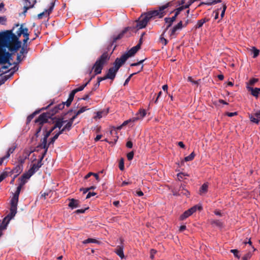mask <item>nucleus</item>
I'll return each mask as SVG.
<instances>
[{
	"mask_svg": "<svg viewBox=\"0 0 260 260\" xmlns=\"http://www.w3.org/2000/svg\"><path fill=\"white\" fill-rule=\"evenodd\" d=\"M212 223L215 224L218 226H220L222 224L221 222L218 220H214V221H212Z\"/></svg>",
	"mask_w": 260,
	"mask_h": 260,
	"instance_id": "56",
	"label": "nucleus"
},
{
	"mask_svg": "<svg viewBox=\"0 0 260 260\" xmlns=\"http://www.w3.org/2000/svg\"><path fill=\"white\" fill-rule=\"evenodd\" d=\"M79 115L77 114V113L76 112L75 114H74V115H73L70 119H69V121H71V122L73 123L74 120L77 118V117Z\"/></svg>",
	"mask_w": 260,
	"mask_h": 260,
	"instance_id": "55",
	"label": "nucleus"
},
{
	"mask_svg": "<svg viewBox=\"0 0 260 260\" xmlns=\"http://www.w3.org/2000/svg\"><path fill=\"white\" fill-rule=\"evenodd\" d=\"M140 49V45H137L132 47L127 52L123 54V55L128 59L129 57L134 56Z\"/></svg>",
	"mask_w": 260,
	"mask_h": 260,
	"instance_id": "12",
	"label": "nucleus"
},
{
	"mask_svg": "<svg viewBox=\"0 0 260 260\" xmlns=\"http://www.w3.org/2000/svg\"><path fill=\"white\" fill-rule=\"evenodd\" d=\"M9 77L7 76H4L0 79V86L4 84L5 82L8 79Z\"/></svg>",
	"mask_w": 260,
	"mask_h": 260,
	"instance_id": "42",
	"label": "nucleus"
},
{
	"mask_svg": "<svg viewBox=\"0 0 260 260\" xmlns=\"http://www.w3.org/2000/svg\"><path fill=\"white\" fill-rule=\"evenodd\" d=\"M43 163L38 161L37 164H34L29 169L35 174L42 167Z\"/></svg>",
	"mask_w": 260,
	"mask_h": 260,
	"instance_id": "19",
	"label": "nucleus"
},
{
	"mask_svg": "<svg viewBox=\"0 0 260 260\" xmlns=\"http://www.w3.org/2000/svg\"><path fill=\"white\" fill-rule=\"evenodd\" d=\"M23 60L22 55L18 54L17 56V60L18 62H20Z\"/></svg>",
	"mask_w": 260,
	"mask_h": 260,
	"instance_id": "60",
	"label": "nucleus"
},
{
	"mask_svg": "<svg viewBox=\"0 0 260 260\" xmlns=\"http://www.w3.org/2000/svg\"><path fill=\"white\" fill-rule=\"evenodd\" d=\"M35 122L36 123L38 124V125H39V127H38V128H37V131H36V133L35 134L36 136L37 137H38V135H39V133L41 132L43 125L45 123H43L42 124H40L39 122H36V119L35 120Z\"/></svg>",
	"mask_w": 260,
	"mask_h": 260,
	"instance_id": "31",
	"label": "nucleus"
},
{
	"mask_svg": "<svg viewBox=\"0 0 260 260\" xmlns=\"http://www.w3.org/2000/svg\"><path fill=\"white\" fill-rule=\"evenodd\" d=\"M247 88L248 91H251V93L253 96L255 97H257L258 96L259 92L258 91V88H253L249 86H247Z\"/></svg>",
	"mask_w": 260,
	"mask_h": 260,
	"instance_id": "21",
	"label": "nucleus"
},
{
	"mask_svg": "<svg viewBox=\"0 0 260 260\" xmlns=\"http://www.w3.org/2000/svg\"><path fill=\"white\" fill-rule=\"evenodd\" d=\"M30 153V152H26L25 155L23 156H20L18 158V165H21L23 166V164L25 162V159L28 158Z\"/></svg>",
	"mask_w": 260,
	"mask_h": 260,
	"instance_id": "24",
	"label": "nucleus"
},
{
	"mask_svg": "<svg viewBox=\"0 0 260 260\" xmlns=\"http://www.w3.org/2000/svg\"><path fill=\"white\" fill-rule=\"evenodd\" d=\"M251 51L253 54V58H256L259 55V50L258 49H256L254 47H252V48L251 49Z\"/></svg>",
	"mask_w": 260,
	"mask_h": 260,
	"instance_id": "33",
	"label": "nucleus"
},
{
	"mask_svg": "<svg viewBox=\"0 0 260 260\" xmlns=\"http://www.w3.org/2000/svg\"><path fill=\"white\" fill-rule=\"evenodd\" d=\"M64 117L57 118V120L55 121V127L60 129L63 124L67 121V120H64Z\"/></svg>",
	"mask_w": 260,
	"mask_h": 260,
	"instance_id": "18",
	"label": "nucleus"
},
{
	"mask_svg": "<svg viewBox=\"0 0 260 260\" xmlns=\"http://www.w3.org/2000/svg\"><path fill=\"white\" fill-rule=\"evenodd\" d=\"M34 7V5H30L29 6H25L23 8L24 11L23 12V14H25V13L27 12V11L31 8H33Z\"/></svg>",
	"mask_w": 260,
	"mask_h": 260,
	"instance_id": "51",
	"label": "nucleus"
},
{
	"mask_svg": "<svg viewBox=\"0 0 260 260\" xmlns=\"http://www.w3.org/2000/svg\"><path fill=\"white\" fill-rule=\"evenodd\" d=\"M171 6L170 2L159 7L157 10H153L148 12L142 14L137 21L136 27L138 29H142L146 27L148 21L151 19L158 16L159 18H162L166 13L164 10Z\"/></svg>",
	"mask_w": 260,
	"mask_h": 260,
	"instance_id": "2",
	"label": "nucleus"
},
{
	"mask_svg": "<svg viewBox=\"0 0 260 260\" xmlns=\"http://www.w3.org/2000/svg\"><path fill=\"white\" fill-rule=\"evenodd\" d=\"M226 8L227 7H226V5L225 4H223V9H222V12L221 13V15H220L221 18L223 17V16L224 15V14H225V10L226 9Z\"/></svg>",
	"mask_w": 260,
	"mask_h": 260,
	"instance_id": "52",
	"label": "nucleus"
},
{
	"mask_svg": "<svg viewBox=\"0 0 260 260\" xmlns=\"http://www.w3.org/2000/svg\"><path fill=\"white\" fill-rule=\"evenodd\" d=\"M123 246L118 245L116 249H115V252L121 258L123 259L124 258V255L123 253Z\"/></svg>",
	"mask_w": 260,
	"mask_h": 260,
	"instance_id": "16",
	"label": "nucleus"
},
{
	"mask_svg": "<svg viewBox=\"0 0 260 260\" xmlns=\"http://www.w3.org/2000/svg\"><path fill=\"white\" fill-rule=\"evenodd\" d=\"M58 136L56 134L49 142V145L53 144L55 141L58 138Z\"/></svg>",
	"mask_w": 260,
	"mask_h": 260,
	"instance_id": "43",
	"label": "nucleus"
},
{
	"mask_svg": "<svg viewBox=\"0 0 260 260\" xmlns=\"http://www.w3.org/2000/svg\"><path fill=\"white\" fill-rule=\"evenodd\" d=\"M180 193H181V195L183 194V195H184L186 196H188L189 194V191L186 189H184V191H183Z\"/></svg>",
	"mask_w": 260,
	"mask_h": 260,
	"instance_id": "61",
	"label": "nucleus"
},
{
	"mask_svg": "<svg viewBox=\"0 0 260 260\" xmlns=\"http://www.w3.org/2000/svg\"><path fill=\"white\" fill-rule=\"evenodd\" d=\"M99 82H97L96 83H95L92 88V91H95L99 88Z\"/></svg>",
	"mask_w": 260,
	"mask_h": 260,
	"instance_id": "64",
	"label": "nucleus"
},
{
	"mask_svg": "<svg viewBox=\"0 0 260 260\" xmlns=\"http://www.w3.org/2000/svg\"><path fill=\"white\" fill-rule=\"evenodd\" d=\"M91 80V78H90L88 80V81L86 82L85 84H84L82 85L79 86L78 88H77L73 90L71 92V93L69 94V98L67 100V101H66L67 106V107H69L71 105L72 101L74 100V98L75 94L77 92L83 90L84 89V88L87 85V84L90 82Z\"/></svg>",
	"mask_w": 260,
	"mask_h": 260,
	"instance_id": "7",
	"label": "nucleus"
},
{
	"mask_svg": "<svg viewBox=\"0 0 260 260\" xmlns=\"http://www.w3.org/2000/svg\"><path fill=\"white\" fill-rule=\"evenodd\" d=\"M110 57V55L108 54V52L106 51L104 52L102 55L96 60L93 66L92 67L91 70L90 71V73H91L92 70L94 69V72L95 73L94 75L92 76L90 78L91 79L94 77L95 75L101 73L104 66L109 60Z\"/></svg>",
	"mask_w": 260,
	"mask_h": 260,
	"instance_id": "4",
	"label": "nucleus"
},
{
	"mask_svg": "<svg viewBox=\"0 0 260 260\" xmlns=\"http://www.w3.org/2000/svg\"><path fill=\"white\" fill-rule=\"evenodd\" d=\"M7 20L5 17H0V23L4 24Z\"/></svg>",
	"mask_w": 260,
	"mask_h": 260,
	"instance_id": "63",
	"label": "nucleus"
},
{
	"mask_svg": "<svg viewBox=\"0 0 260 260\" xmlns=\"http://www.w3.org/2000/svg\"><path fill=\"white\" fill-rule=\"evenodd\" d=\"M249 118L252 122L256 124H258L260 122V110L256 111L253 115H251Z\"/></svg>",
	"mask_w": 260,
	"mask_h": 260,
	"instance_id": "15",
	"label": "nucleus"
},
{
	"mask_svg": "<svg viewBox=\"0 0 260 260\" xmlns=\"http://www.w3.org/2000/svg\"><path fill=\"white\" fill-rule=\"evenodd\" d=\"M15 148H16L15 147H13L10 148L8 149L7 154L5 156L2 157L1 158H4V160L5 159L8 158L10 156V154L14 152V151L15 149Z\"/></svg>",
	"mask_w": 260,
	"mask_h": 260,
	"instance_id": "30",
	"label": "nucleus"
},
{
	"mask_svg": "<svg viewBox=\"0 0 260 260\" xmlns=\"http://www.w3.org/2000/svg\"><path fill=\"white\" fill-rule=\"evenodd\" d=\"M252 255V252L250 251L247 252L242 257L243 260H248Z\"/></svg>",
	"mask_w": 260,
	"mask_h": 260,
	"instance_id": "35",
	"label": "nucleus"
},
{
	"mask_svg": "<svg viewBox=\"0 0 260 260\" xmlns=\"http://www.w3.org/2000/svg\"><path fill=\"white\" fill-rule=\"evenodd\" d=\"M43 131L45 132L44 138H46L47 139L51 133V131H47V128L46 127H44L43 128Z\"/></svg>",
	"mask_w": 260,
	"mask_h": 260,
	"instance_id": "38",
	"label": "nucleus"
},
{
	"mask_svg": "<svg viewBox=\"0 0 260 260\" xmlns=\"http://www.w3.org/2000/svg\"><path fill=\"white\" fill-rule=\"evenodd\" d=\"M65 105L67 106L66 102H62L61 103L56 105L49 112L41 114L38 118L36 119V122H39L40 124L47 123L48 119L52 118V117L58 112L59 110H62Z\"/></svg>",
	"mask_w": 260,
	"mask_h": 260,
	"instance_id": "3",
	"label": "nucleus"
},
{
	"mask_svg": "<svg viewBox=\"0 0 260 260\" xmlns=\"http://www.w3.org/2000/svg\"><path fill=\"white\" fill-rule=\"evenodd\" d=\"M49 143L47 144V139L46 138H43L41 140V143L37 147H40L44 149H48L49 147Z\"/></svg>",
	"mask_w": 260,
	"mask_h": 260,
	"instance_id": "20",
	"label": "nucleus"
},
{
	"mask_svg": "<svg viewBox=\"0 0 260 260\" xmlns=\"http://www.w3.org/2000/svg\"><path fill=\"white\" fill-rule=\"evenodd\" d=\"M53 104V103H51L49 105H48L46 107L42 108V109L40 110H37L35 111L34 112H33L32 114L28 116L26 119V123H29L31 120L34 118L35 115L39 114L41 111L47 109L51 105Z\"/></svg>",
	"mask_w": 260,
	"mask_h": 260,
	"instance_id": "11",
	"label": "nucleus"
},
{
	"mask_svg": "<svg viewBox=\"0 0 260 260\" xmlns=\"http://www.w3.org/2000/svg\"><path fill=\"white\" fill-rule=\"evenodd\" d=\"M23 170V166L21 165H17L13 170L9 172L10 175L15 174V177L20 174Z\"/></svg>",
	"mask_w": 260,
	"mask_h": 260,
	"instance_id": "14",
	"label": "nucleus"
},
{
	"mask_svg": "<svg viewBox=\"0 0 260 260\" xmlns=\"http://www.w3.org/2000/svg\"><path fill=\"white\" fill-rule=\"evenodd\" d=\"M146 59V58L144 59H142L137 62H136V63H133L131 64V67H135V66H139L140 65V64L142 63Z\"/></svg>",
	"mask_w": 260,
	"mask_h": 260,
	"instance_id": "47",
	"label": "nucleus"
},
{
	"mask_svg": "<svg viewBox=\"0 0 260 260\" xmlns=\"http://www.w3.org/2000/svg\"><path fill=\"white\" fill-rule=\"evenodd\" d=\"M184 176H185V175L183 173H180L177 174L178 179L180 181L183 178Z\"/></svg>",
	"mask_w": 260,
	"mask_h": 260,
	"instance_id": "57",
	"label": "nucleus"
},
{
	"mask_svg": "<svg viewBox=\"0 0 260 260\" xmlns=\"http://www.w3.org/2000/svg\"><path fill=\"white\" fill-rule=\"evenodd\" d=\"M198 209L199 210H201L202 209V207L201 206H194L192 207H191V208L189 209L188 210H187V211L188 212H189V214H190V215H191V214H192L193 213H194Z\"/></svg>",
	"mask_w": 260,
	"mask_h": 260,
	"instance_id": "27",
	"label": "nucleus"
},
{
	"mask_svg": "<svg viewBox=\"0 0 260 260\" xmlns=\"http://www.w3.org/2000/svg\"><path fill=\"white\" fill-rule=\"evenodd\" d=\"M106 79H108V78H106V75L104 77H98V82H99V84H100V82L102 81L105 80H106Z\"/></svg>",
	"mask_w": 260,
	"mask_h": 260,
	"instance_id": "62",
	"label": "nucleus"
},
{
	"mask_svg": "<svg viewBox=\"0 0 260 260\" xmlns=\"http://www.w3.org/2000/svg\"><path fill=\"white\" fill-rule=\"evenodd\" d=\"M195 0H190L188 3L185 5L182 6L174 10L175 15L172 17H166L165 18V21L166 23H168V25L166 26V28L165 29L161 36L164 35V34L166 32V31L170 27L173 23L176 20L177 17L178 16L179 13H180L181 11L183 10L184 9L188 8L189 6L194 2Z\"/></svg>",
	"mask_w": 260,
	"mask_h": 260,
	"instance_id": "5",
	"label": "nucleus"
},
{
	"mask_svg": "<svg viewBox=\"0 0 260 260\" xmlns=\"http://www.w3.org/2000/svg\"><path fill=\"white\" fill-rule=\"evenodd\" d=\"M187 81H189V82H190L192 84L197 85H198L199 84L200 82V80H199L198 81H195L190 76L188 77Z\"/></svg>",
	"mask_w": 260,
	"mask_h": 260,
	"instance_id": "39",
	"label": "nucleus"
},
{
	"mask_svg": "<svg viewBox=\"0 0 260 260\" xmlns=\"http://www.w3.org/2000/svg\"><path fill=\"white\" fill-rule=\"evenodd\" d=\"M231 252L233 253L236 257L240 258V255L239 254V251L237 249H232Z\"/></svg>",
	"mask_w": 260,
	"mask_h": 260,
	"instance_id": "41",
	"label": "nucleus"
},
{
	"mask_svg": "<svg viewBox=\"0 0 260 260\" xmlns=\"http://www.w3.org/2000/svg\"><path fill=\"white\" fill-rule=\"evenodd\" d=\"M10 175L9 172H4L0 175V183L8 176Z\"/></svg>",
	"mask_w": 260,
	"mask_h": 260,
	"instance_id": "37",
	"label": "nucleus"
},
{
	"mask_svg": "<svg viewBox=\"0 0 260 260\" xmlns=\"http://www.w3.org/2000/svg\"><path fill=\"white\" fill-rule=\"evenodd\" d=\"M208 191V185L206 183H204L200 188V194L203 195L205 194Z\"/></svg>",
	"mask_w": 260,
	"mask_h": 260,
	"instance_id": "28",
	"label": "nucleus"
},
{
	"mask_svg": "<svg viewBox=\"0 0 260 260\" xmlns=\"http://www.w3.org/2000/svg\"><path fill=\"white\" fill-rule=\"evenodd\" d=\"M82 243L84 244H86L88 243H96L98 244H100L101 243V242L93 238H88L84 241H82Z\"/></svg>",
	"mask_w": 260,
	"mask_h": 260,
	"instance_id": "25",
	"label": "nucleus"
},
{
	"mask_svg": "<svg viewBox=\"0 0 260 260\" xmlns=\"http://www.w3.org/2000/svg\"><path fill=\"white\" fill-rule=\"evenodd\" d=\"M146 114V112L145 110L144 109H140L139 110V113L138 114V118H143L145 116Z\"/></svg>",
	"mask_w": 260,
	"mask_h": 260,
	"instance_id": "34",
	"label": "nucleus"
},
{
	"mask_svg": "<svg viewBox=\"0 0 260 260\" xmlns=\"http://www.w3.org/2000/svg\"><path fill=\"white\" fill-rule=\"evenodd\" d=\"M127 58L123 54L119 58H117L113 63L114 66L118 70L125 63Z\"/></svg>",
	"mask_w": 260,
	"mask_h": 260,
	"instance_id": "8",
	"label": "nucleus"
},
{
	"mask_svg": "<svg viewBox=\"0 0 260 260\" xmlns=\"http://www.w3.org/2000/svg\"><path fill=\"white\" fill-rule=\"evenodd\" d=\"M119 169L121 171L123 170L124 166V161L123 159L122 158L121 159L119 164Z\"/></svg>",
	"mask_w": 260,
	"mask_h": 260,
	"instance_id": "44",
	"label": "nucleus"
},
{
	"mask_svg": "<svg viewBox=\"0 0 260 260\" xmlns=\"http://www.w3.org/2000/svg\"><path fill=\"white\" fill-rule=\"evenodd\" d=\"M209 20V19L204 18L202 19L199 20L198 21L197 24L195 26L196 28H199L201 27L203 24L206 23V22H208Z\"/></svg>",
	"mask_w": 260,
	"mask_h": 260,
	"instance_id": "23",
	"label": "nucleus"
},
{
	"mask_svg": "<svg viewBox=\"0 0 260 260\" xmlns=\"http://www.w3.org/2000/svg\"><path fill=\"white\" fill-rule=\"evenodd\" d=\"M178 30H180L176 26H174L170 30V37L171 38H175L176 37L177 33V31Z\"/></svg>",
	"mask_w": 260,
	"mask_h": 260,
	"instance_id": "22",
	"label": "nucleus"
},
{
	"mask_svg": "<svg viewBox=\"0 0 260 260\" xmlns=\"http://www.w3.org/2000/svg\"><path fill=\"white\" fill-rule=\"evenodd\" d=\"M88 208H86L84 209H78L75 212L77 214H80V213H83L85 212V210L88 209Z\"/></svg>",
	"mask_w": 260,
	"mask_h": 260,
	"instance_id": "59",
	"label": "nucleus"
},
{
	"mask_svg": "<svg viewBox=\"0 0 260 260\" xmlns=\"http://www.w3.org/2000/svg\"><path fill=\"white\" fill-rule=\"evenodd\" d=\"M12 218H10V216L7 215L3 219L2 224L0 225V237L3 234V231L6 229L8 224Z\"/></svg>",
	"mask_w": 260,
	"mask_h": 260,
	"instance_id": "13",
	"label": "nucleus"
},
{
	"mask_svg": "<svg viewBox=\"0 0 260 260\" xmlns=\"http://www.w3.org/2000/svg\"><path fill=\"white\" fill-rule=\"evenodd\" d=\"M23 24H21L15 34L13 32L14 27L11 30L0 32V41L2 43L0 56H2V57H5L4 60L0 61V64L8 63L9 66L11 65L10 62V59L12 55V53L7 51L6 49L7 48L10 52L14 53L20 48L21 42L19 41L20 37L21 35L29 34L28 28H23Z\"/></svg>",
	"mask_w": 260,
	"mask_h": 260,
	"instance_id": "1",
	"label": "nucleus"
},
{
	"mask_svg": "<svg viewBox=\"0 0 260 260\" xmlns=\"http://www.w3.org/2000/svg\"><path fill=\"white\" fill-rule=\"evenodd\" d=\"M87 110V109L86 107H83L81 108H80L78 111H77L76 112L77 113V114L80 115V114L85 112Z\"/></svg>",
	"mask_w": 260,
	"mask_h": 260,
	"instance_id": "45",
	"label": "nucleus"
},
{
	"mask_svg": "<svg viewBox=\"0 0 260 260\" xmlns=\"http://www.w3.org/2000/svg\"><path fill=\"white\" fill-rule=\"evenodd\" d=\"M96 193L95 192H89L88 193V194H87V196H86V199H89L91 197H92V196H94L96 195Z\"/></svg>",
	"mask_w": 260,
	"mask_h": 260,
	"instance_id": "54",
	"label": "nucleus"
},
{
	"mask_svg": "<svg viewBox=\"0 0 260 260\" xmlns=\"http://www.w3.org/2000/svg\"><path fill=\"white\" fill-rule=\"evenodd\" d=\"M118 70L115 67H112L110 68L108 70L106 74V78H108V79H110L111 80H113L114 78H115L116 73Z\"/></svg>",
	"mask_w": 260,
	"mask_h": 260,
	"instance_id": "9",
	"label": "nucleus"
},
{
	"mask_svg": "<svg viewBox=\"0 0 260 260\" xmlns=\"http://www.w3.org/2000/svg\"><path fill=\"white\" fill-rule=\"evenodd\" d=\"M258 81V79L256 78H252L250 80L249 84L250 85H253L256 82Z\"/></svg>",
	"mask_w": 260,
	"mask_h": 260,
	"instance_id": "50",
	"label": "nucleus"
},
{
	"mask_svg": "<svg viewBox=\"0 0 260 260\" xmlns=\"http://www.w3.org/2000/svg\"><path fill=\"white\" fill-rule=\"evenodd\" d=\"M129 27H125L118 35L116 37H113V40L111 43V44L109 46L108 50L109 47H111L113 43H115L117 40L121 39L124 36V35L130 29Z\"/></svg>",
	"mask_w": 260,
	"mask_h": 260,
	"instance_id": "10",
	"label": "nucleus"
},
{
	"mask_svg": "<svg viewBox=\"0 0 260 260\" xmlns=\"http://www.w3.org/2000/svg\"><path fill=\"white\" fill-rule=\"evenodd\" d=\"M134 153L133 151H131L127 153V159L129 160H132L134 157Z\"/></svg>",
	"mask_w": 260,
	"mask_h": 260,
	"instance_id": "46",
	"label": "nucleus"
},
{
	"mask_svg": "<svg viewBox=\"0 0 260 260\" xmlns=\"http://www.w3.org/2000/svg\"><path fill=\"white\" fill-rule=\"evenodd\" d=\"M160 42L164 45H166L168 43V41L165 38L161 37L160 38Z\"/></svg>",
	"mask_w": 260,
	"mask_h": 260,
	"instance_id": "53",
	"label": "nucleus"
},
{
	"mask_svg": "<svg viewBox=\"0 0 260 260\" xmlns=\"http://www.w3.org/2000/svg\"><path fill=\"white\" fill-rule=\"evenodd\" d=\"M21 50L20 51V52L19 54L22 55H26L28 51V49L27 48L26 45H23V46H21Z\"/></svg>",
	"mask_w": 260,
	"mask_h": 260,
	"instance_id": "29",
	"label": "nucleus"
},
{
	"mask_svg": "<svg viewBox=\"0 0 260 260\" xmlns=\"http://www.w3.org/2000/svg\"><path fill=\"white\" fill-rule=\"evenodd\" d=\"M34 174V173H32V171L29 169L28 171L24 173L22 176H21V178H22V179H24L25 180H27L28 179H29L30 178V177Z\"/></svg>",
	"mask_w": 260,
	"mask_h": 260,
	"instance_id": "26",
	"label": "nucleus"
},
{
	"mask_svg": "<svg viewBox=\"0 0 260 260\" xmlns=\"http://www.w3.org/2000/svg\"><path fill=\"white\" fill-rule=\"evenodd\" d=\"M194 156H195V153L194 152H192L188 156H187L184 158V161H191L193 159Z\"/></svg>",
	"mask_w": 260,
	"mask_h": 260,
	"instance_id": "32",
	"label": "nucleus"
},
{
	"mask_svg": "<svg viewBox=\"0 0 260 260\" xmlns=\"http://www.w3.org/2000/svg\"><path fill=\"white\" fill-rule=\"evenodd\" d=\"M19 180H20V183L19 185L23 187V185L27 182V180H24V179H22V178L20 177Z\"/></svg>",
	"mask_w": 260,
	"mask_h": 260,
	"instance_id": "48",
	"label": "nucleus"
},
{
	"mask_svg": "<svg viewBox=\"0 0 260 260\" xmlns=\"http://www.w3.org/2000/svg\"><path fill=\"white\" fill-rule=\"evenodd\" d=\"M73 123L69 121L67 122V123L64 126V128L66 129V131H69L71 129Z\"/></svg>",
	"mask_w": 260,
	"mask_h": 260,
	"instance_id": "40",
	"label": "nucleus"
},
{
	"mask_svg": "<svg viewBox=\"0 0 260 260\" xmlns=\"http://www.w3.org/2000/svg\"><path fill=\"white\" fill-rule=\"evenodd\" d=\"M175 26H176L180 30H181L182 28L184 27L182 21H180L179 23H178L177 24L175 25Z\"/></svg>",
	"mask_w": 260,
	"mask_h": 260,
	"instance_id": "49",
	"label": "nucleus"
},
{
	"mask_svg": "<svg viewBox=\"0 0 260 260\" xmlns=\"http://www.w3.org/2000/svg\"><path fill=\"white\" fill-rule=\"evenodd\" d=\"M22 187L20 185L18 186L15 192L13 194V197L11 200L10 213L8 215L10 216V218L14 217L17 213L19 196Z\"/></svg>",
	"mask_w": 260,
	"mask_h": 260,
	"instance_id": "6",
	"label": "nucleus"
},
{
	"mask_svg": "<svg viewBox=\"0 0 260 260\" xmlns=\"http://www.w3.org/2000/svg\"><path fill=\"white\" fill-rule=\"evenodd\" d=\"M189 216H190V214H189V212L186 210L180 216V220H183L187 218Z\"/></svg>",
	"mask_w": 260,
	"mask_h": 260,
	"instance_id": "36",
	"label": "nucleus"
},
{
	"mask_svg": "<svg viewBox=\"0 0 260 260\" xmlns=\"http://www.w3.org/2000/svg\"><path fill=\"white\" fill-rule=\"evenodd\" d=\"M80 201L78 200L74 199H70V203L69 204V207L72 209L76 208L79 207L80 206Z\"/></svg>",
	"mask_w": 260,
	"mask_h": 260,
	"instance_id": "17",
	"label": "nucleus"
},
{
	"mask_svg": "<svg viewBox=\"0 0 260 260\" xmlns=\"http://www.w3.org/2000/svg\"><path fill=\"white\" fill-rule=\"evenodd\" d=\"M156 251L153 249H151L150 250V258L153 259L154 257V255L156 253Z\"/></svg>",
	"mask_w": 260,
	"mask_h": 260,
	"instance_id": "58",
	"label": "nucleus"
}]
</instances>
